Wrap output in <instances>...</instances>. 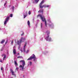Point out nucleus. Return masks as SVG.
Returning a JSON list of instances; mask_svg holds the SVG:
<instances>
[{"instance_id":"obj_5","label":"nucleus","mask_w":78,"mask_h":78,"mask_svg":"<svg viewBox=\"0 0 78 78\" xmlns=\"http://www.w3.org/2000/svg\"><path fill=\"white\" fill-rule=\"evenodd\" d=\"M39 7H40V8L42 9L43 8H48L49 7H50V5H43L42 6L40 5V6H39Z\"/></svg>"},{"instance_id":"obj_6","label":"nucleus","mask_w":78,"mask_h":78,"mask_svg":"<svg viewBox=\"0 0 78 78\" xmlns=\"http://www.w3.org/2000/svg\"><path fill=\"white\" fill-rule=\"evenodd\" d=\"M22 39H23V37H22L20 39V41H17V44L19 45L20 46V44H21V43L22 41Z\"/></svg>"},{"instance_id":"obj_15","label":"nucleus","mask_w":78,"mask_h":78,"mask_svg":"<svg viewBox=\"0 0 78 78\" xmlns=\"http://www.w3.org/2000/svg\"><path fill=\"white\" fill-rule=\"evenodd\" d=\"M5 40H2V41L1 42V44H3L5 42Z\"/></svg>"},{"instance_id":"obj_33","label":"nucleus","mask_w":78,"mask_h":78,"mask_svg":"<svg viewBox=\"0 0 78 78\" xmlns=\"http://www.w3.org/2000/svg\"><path fill=\"white\" fill-rule=\"evenodd\" d=\"M7 42H8V41H6V42H5V44H6V43H7Z\"/></svg>"},{"instance_id":"obj_9","label":"nucleus","mask_w":78,"mask_h":78,"mask_svg":"<svg viewBox=\"0 0 78 78\" xmlns=\"http://www.w3.org/2000/svg\"><path fill=\"white\" fill-rule=\"evenodd\" d=\"M10 72H11L12 73V75H14L15 77H16V74H14V71H13V70L12 69H10Z\"/></svg>"},{"instance_id":"obj_12","label":"nucleus","mask_w":78,"mask_h":78,"mask_svg":"<svg viewBox=\"0 0 78 78\" xmlns=\"http://www.w3.org/2000/svg\"><path fill=\"white\" fill-rule=\"evenodd\" d=\"M13 53L14 55H16V51L15 49H13Z\"/></svg>"},{"instance_id":"obj_1","label":"nucleus","mask_w":78,"mask_h":78,"mask_svg":"<svg viewBox=\"0 0 78 78\" xmlns=\"http://www.w3.org/2000/svg\"><path fill=\"white\" fill-rule=\"evenodd\" d=\"M40 17L41 18V19L42 20L43 22H44L45 27H47V21L45 20V18L44 17H42V15L41 14H39L37 15V17Z\"/></svg>"},{"instance_id":"obj_31","label":"nucleus","mask_w":78,"mask_h":78,"mask_svg":"<svg viewBox=\"0 0 78 78\" xmlns=\"http://www.w3.org/2000/svg\"><path fill=\"white\" fill-rule=\"evenodd\" d=\"M18 69H19V68H16V70H18Z\"/></svg>"},{"instance_id":"obj_28","label":"nucleus","mask_w":78,"mask_h":78,"mask_svg":"<svg viewBox=\"0 0 78 78\" xmlns=\"http://www.w3.org/2000/svg\"><path fill=\"white\" fill-rule=\"evenodd\" d=\"M32 64V62H30V66H31Z\"/></svg>"},{"instance_id":"obj_16","label":"nucleus","mask_w":78,"mask_h":78,"mask_svg":"<svg viewBox=\"0 0 78 78\" xmlns=\"http://www.w3.org/2000/svg\"><path fill=\"white\" fill-rule=\"evenodd\" d=\"M17 58H20V59H22L23 58V57H22V56H19L17 57Z\"/></svg>"},{"instance_id":"obj_34","label":"nucleus","mask_w":78,"mask_h":78,"mask_svg":"<svg viewBox=\"0 0 78 78\" xmlns=\"http://www.w3.org/2000/svg\"><path fill=\"white\" fill-rule=\"evenodd\" d=\"M1 70H3V67H2L1 68Z\"/></svg>"},{"instance_id":"obj_32","label":"nucleus","mask_w":78,"mask_h":78,"mask_svg":"<svg viewBox=\"0 0 78 78\" xmlns=\"http://www.w3.org/2000/svg\"><path fill=\"white\" fill-rule=\"evenodd\" d=\"M24 34V33L23 32V33L21 34V36H23Z\"/></svg>"},{"instance_id":"obj_3","label":"nucleus","mask_w":78,"mask_h":78,"mask_svg":"<svg viewBox=\"0 0 78 78\" xmlns=\"http://www.w3.org/2000/svg\"><path fill=\"white\" fill-rule=\"evenodd\" d=\"M20 62H22L23 66H22V65H20V68H22V70H23V69H24V66H25V62L23 60L20 61Z\"/></svg>"},{"instance_id":"obj_24","label":"nucleus","mask_w":78,"mask_h":78,"mask_svg":"<svg viewBox=\"0 0 78 78\" xmlns=\"http://www.w3.org/2000/svg\"><path fill=\"white\" fill-rule=\"evenodd\" d=\"M6 3H7V1L5 2V3L4 4V6L6 5Z\"/></svg>"},{"instance_id":"obj_20","label":"nucleus","mask_w":78,"mask_h":78,"mask_svg":"<svg viewBox=\"0 0 78 78\" xmlns=\"http://www.w3.org/2000/svg\"><path fill=\"white\" fill-rule=\"evenodd\" d=\"M12 9L13 10V11L14 9V6L12 7Z\"/></svg>"},{"instance_id":"obj_8","label":"nucleus","mask_w":78,"mask_h":78,"mask_svg":"<svg viewBox=\"0 0 78 78\" xmlns=\"http://www.w3.org/2000/svg\"><path fill=\"white\" fill-rule=\"evenodd\" d=\"M27 42H25V44H24V45L23 47V52H25V49H26L25 47H26V45H27Z\"/></svg>"},{"instance_id":"obj_36","label":"nucleus","mask_w":78,"mask_h":78,"mask_svg":"<svg viewBox=\"0 0 78 78\" xmlns=\"http://www.w3.org/2000/svg\"><path fill=\"white\" fill-rule=\"evenodd\" d=\"M26 15H27V12H26Z\"/></svg>"},{"instance_id":"obj_27","label":"nucleus","mask_w":78,"mask_h":78,"mask_svg":"<svg viewBox=\"0 0 78 78\" xmlns=\"http://www.w3.org/2000/svg\"><path fill=\"white\" fill-rule=\"evenodd\" d=\"M28 52H29V50H27L26 52V53H28Z\"/></svg>"},{"instance_id":"obj_2","label":"nucleus","mask_w":78,"mask_h":78,"mask_svg":"<svg viewBox=\"0 0 78 78\" xmlns=\"http://www.w3.org/2000/svg\"><path fill=\"white\" fill-rule=\"evenodd\" d=\"M46 33L48 35V36L45 37V39L47 41H51V37H49V34H50V31H47L46 32Z\"/></svg>"},{"instance_id":"obj_17","label":"nucleus","mask_w":78,"mask_h":78,"mask_svg":"<svg viewBox=\"0 0 78 78\" xmlns=\"http://www.w3.org/2000/svg\"><path fill=\"white\" fill-rule=\"evenodd\" d=\"M48 25L49 27H51V26H53V24L51 23V24H49Z\"/></svg>"},{"instance_id":"obj_30","label":"nucleus","mask_w":78,"mask_h":78,"mask_svg":"<svg viewBox=\"0 0 78 78\" xmlns=\"http://www.w3.org/2000/svg\"><path fill=\"white\" fill-rule=\"evenodd\" d=\"M14 42V41H12L11 42V44H12H12H13V42Z\"/></svg>"},{"instance_id":"obj_11","label":"nucleus","mask_w":78,"mask_h":78,"mask_svg":"<svg viewBox=\"0 0 78 78\" xmlns=\"http://www.w3.org/2000/svg\"><path fill=\"white\" fill-rule=\"evenodd\" d=\"M43 12H44V9H41L39 10V11L38 12H40V13L42 12V13H43Z\"/></svg>"},{"instance_id":"obj_40","label":"nucleus","mask_w":78,"mask_h":78,"mask_svg":"<svg viewBox=\"0 0 78 78\" xmlns=\"http://www.w3.org/2000/svg\"><path fill=\"white\" fill-rule=\"evenodd\" d=\"M23 77H24V76H23Z\"/></svg>"},{"instance_id":"obj_29","label":"nucleus","mask_w":78,"mask_h":78,"mask_svg":"<svg viewBox=\"0 0 78 78\" xmlns=\"http://www.w3.org/2000/svg\"><path fill=\"white\" fill-rule=\"evenodd\" d=\"M41 28H42V23H41Z\"/></svg>"},{"instance_id":"obj_38","label":"nucleus","mask_w":78,"mask_h":78,"mask_svg":"<svg viewBox=\"0 0 78 78\" xmlns=\"http://www.w3.org/2000/svg\"><path fill=\"white\" fill-rule=\"evenodd\" d=\"M0 62H2V61L0 60Z\"/></svg>"},{"instance_id":"obj_35","label":"nucleus","mask_w":78,"mask_h":78,"mask_svg":"<svg viewBox=\"0 0 78 78\" xmlns=\"http://www.w3.org/2000/svg\"><path fill=\"white\" fill-rule=\"evenodd\" d=\"M1 51H3V48H2L1 49Z\"/></svg>"},{"instance_id":"obj_25","label":"nucleus","mask_w":78,"mask_h":78,"mask_svg":"<svg viewBox=\"0 0 78 78\" xmlns=\"http://www.w3.org/2000/svg\"><path fill=\"white\" fill-rule=\"evenodd\" d=\"M28 14H29V15H30V14H31V12H30V11H29Z\"/></svg>"},{"instance_id":"obj_39","label":"nucleus","mask_w":78,"mask_h":78,"mask_svg":"<svg viewBox=\"0 0 78 78\" xmlns=\"http://www.w3.org/2000/svg\"><path fill=\"white\" fill-rule=\"evenodd\" d=\"M17 55H19V53H18Z\"/></svg>"},{"instance_id":"obj_22","label":"nucleus","mask_w":78,"mask_h":78,"mask_svg":"<svg viewBox=\"0 0 78 78\" xmlns=\"http://www.w3.org/2000/svg\"><path fill=\"white\" fill-rule=\"evenodd\" d=\"M10 17H12V14H10Z\"/></svg>"},{"instance_id":"obj_21","label":"nucleus","mask_w":78,"mask_h":78,"mask_svg":"<svg viewBox=\"0 0 78 78\" xmlns=\"http://www.w3.org/2000/svg\"><path fill=\"white\" fill-rule=\"evenodd\" d=\"M25 40V38L23 37L22 41H23L24 42V41Z\"/></svg>"},{"instance_id":"obj_23","label":"nucleus","mask_w":78,"mask_h":78,"mask_svg":"<svg viewBox=\"0 0 78 78\" xmlns=\"http://www.w3.org/2000/svg\"><path fill=\"white\" fill-rule=\"evenodd\" d=\"M27 16V15H24V18L25 19Z\"/></svg>"},{"instance_id":"obj_19","label":"nucleus","mask_w":78,"mask_h":78,"mask_svg":"<svg viewBox=\"0 0 78 78\" xmlns=\"http://www.w3.org/2000/svg\"><path fill=\"white\" fill-rule=\"evenodd\" d=\"M39 0H35V1L37 3H38V2H39Z\"/></svg>"},{"instance_id":"obj_26","label":"nucleus","mask_w":78,"mask_h":78,"mask_svg":"<svg viewBox=\"0 0 78 78\" xmlns=\"http://www.w3.org/2000/svg\"><path fill=\"white\" fill-rule=\"evenodd\" d=\"M5 55H6L4 54L2 55V57H3V56H5Z\"/></svg>"},{"instance_id":"obj_14","label":"nucleus","mask_w":78,"mask_h":78,"mask_svg":"<svg viewBox=\"0 0 78 78\" xmlns=\"http://www.w3.org/2000/svg\"><path fill=\"white\" fill-rule=\"evenodd\" d=\"M14 62L15 65V66H18V64H17V62H16V61H14Z\"/></svg>"},{"instance_id":"obj_13","label":"nucleus","mask_w":78,"mask_h":78,"mask_svg":"<svg viewBox=\"0 0 78 78\" xmlns=\"http://www.w3.org/2000/svg\"><path fill=\"white\" fill-rule=\"evenodd\" d=\"M27 25H28L29 27H30V21H28Z\"/></svg>"},{"instance_id":"obj_10","label":"nucleus","mask_w":78,"mask_h":78,"mask_svg":"<svg viewBox=\"0 0 78 78\" xmlns=\"http://www.w3.org/2000/svg\"><path fill=\"white\" fill-rule=\"evenodd\" d=\"M44 3V1L42 0L40 3L39 6H42V4H43Z\"/></svg>"},{"instance_id":"obj_4","label":"nucleus","mask_w":78,"mask_h":78,"mask_svg":"<svg viewBox=\"0 0 78 78\" xmlns=\"http://www.w3.org/2000/svg\"><path fill=\"white\" fill-rule=\"evenodd\" d=\"M36 56L34 54H33L32 55V57H30V58H29L27 59V60L28 61L29 60H31V59H34V61H35V60H36Z\"/></svg>"},{"instance_id":"obj_18","label":"nucleus","mask_w":78,"mask_h":78,"mask_svg":"<svg viewBox=\"0 0 78 78\" xmlns=\"http://www.w3.org/2000/svg\"><path fill=\"white\" fill-rule=\"evenodd\" d=\"M6 58V55H4V56L3 58V60H5V59Z\"/></svg>"},{"instance_id":"obj_7","label":"nucleus","mask_w":78,"mask_h":78,"mask_svg":"<svg viewBox=\"0 0 78 78\" xmlns=\"http://www.w3.org/2000/svg\"><path fill=\"white\" fill-rule=\"evenodd\" d=\"M9 16H8L6 18V20L4 21V25H6V23H7V22L8 21V20H9Z\"/></svg>"},{"instance_id":"obj_37","label":"nucleus","mask_w":78,"mask_h":78,"mask_svg":"<svg viewBox=\"0 0 78 78\" xmlns=\"http://www.w3.org/2000/svg\"><path fill=\"white\" fill-rule=\"evenodd\" d=\"M49 22H50V23H51V21L49 20Z\"/></svg>"}]
</instances>
